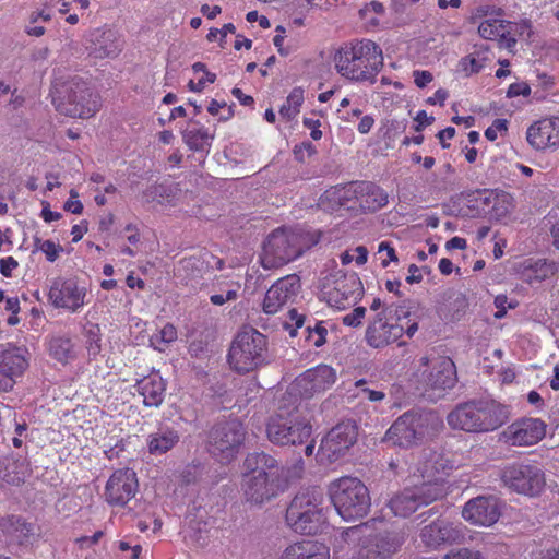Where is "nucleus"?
Segmentation results:
<instances>
[{
  "label": "nucleus",
  "mask_w": 559,
  "mask_h": 559,
  "mask_svg": "<svg viewBox=\"0 0 559 559\" xmlns=\"http://www.w3.org/2000/svg\"><path fill=\"white\" fill-rule=\"evenodd\" d=\"M311 414L308 403L294 393H284L278 407L266 426L269 440L280 445H296L308 442L312 433Z\"/></svg>",
  "instance_id": "f257e3e1"
},
{
  "label": "nucleus",
  "mask_w": 559,
  "mask_h": 559,
  "mask_svg": "<svg viewBox=\"0 0 559 559\" xmlns=\"http://www.w3.org/2000/svg\"><path fill=\"white\" fill-rule=\"evenodd\" d=\"M337 72L345 79L373 83L383 67L381 48L369 39L345 44L334 57Z\"/></svg>",
  "instance_id": "f03ea898"
},
{
  "label": "nucleus",
  "mask_w": 559,
  "mask_h": 559,
  "mask_svg": "<svg viewBox=\"0 0 559 559\" xmlns=\"http://www.w3.org/2000/svg\"><path fill=\"white\" fill-rule=\"evenodd\" d=\"M243 465L241 488L247 501L262 504L278 495L280 466L273 456L264 452L251 453Z\"/></svg>",
  "instance_id": "7ed1b4c3"
},
{
  "label": "nucleus",
  "mask_w": 559,
  "mask_h": 559,
  "mask_svg": "<svg viewBox=\"0 0 559 559\" xmlns=\"http://www.w3.org/2000/svg\"><path fill=\"white\" fill-rule=\"evenodd\" d=\"M318 242L317 234L301 229H276L264 241L260 255L261 265L265 270L278 269L296 260Z\"/></svg>",
  "instance_id": "20e7f679"
},
{
  "label": "nucleus",
  "mask_w": 559,
  "mask_h": 559,
  "mask_svg": "<svg viewBox=\"0 0 559 559\" xmlns=\"http://www.w3.org/2000/svg\"><path fill=\"white\" fill-rule=\"evenodd\" d=\"M508 419V409L495 401H472L459 405L448 415V424L468 432L492 431Z\"/></svg>",
  "instance_id": "39448f33"
},
{
  "label": "nucleus",
  "mask_w": 559,
  "mask_h": 559,
  "mask_svg": "<svg viewBox=\"0 0 559 559\" xmlns=\"http://www.w3.org/2000/svg\"><path fill=\"white\" fill-rule=\"evenodd\" d=\"M56 109L72 118H88L98 110L97 100L88 85L78 75L56 78L51 88Z\"/></svg>",
  "instance_id": "423d86ee"
},
{
  "label": "nucleus",
  "mask_w": 559,
  "mask_h": 559,
  "mask_svg": "<svg viewBox=\"0 0 559 559\" xmlns=\"http://www.w3.org/2000/svg\"><path fill=\"white\" fill-rule=\"evenodd\" d=\"M324 493L320 487L301 489L286 511L287 524L299 534L314 535L324 521Z\"/></svg>",
  "instance_id": "0eeeda50"
},
{
  "label": "nucleus",
  "mask_w": 559,
  "mask_h": 559,
  "mask_svg": "<svg viewBox=\"0 0 559 559\" xmlns=\"http://www.w3.org/2000/svg\"><path fill=\"white\" fill-rule=\"evenodd\" d=\"M331 501L345 521L364 518L370 508V496L365 484L356 477H341L329 486Z\"/></svg>",
  "instance_id": "6e6552de"
},
{
  "label": "nucleus",
  "mask_w": 559,
  "mask_h": 559,
  "mask_svg": "<svg viewBox=\"0 0 559 559\" xmlns=\"http://www.w3.org/2000/svg\"><path fill=\"white\" fill-rule=\"evenodd\" d=\"M266 359L265 335L253 328H246L236 335L228 353V362L234 370L247 373L264 365Z\"/></svg>",
  "instance_id": "1a4fd4ad"
},
{
  "label": "nucleus",
  "mask_w": 559,
  "mask_h": 559,
  "mask_svg": "<svg viewBox=\"0 0 559 559\" xmlns=\"http://www.w3.org/2000/svg\"><path fill=\"white\" fill-rule=\"evenodd\" d=\"M318 288L320 300L340 310L355 305L364 293L362 283L358 275L355 273L346 274L342 270H335L322 276Z\"/></svg>",
  "instance_id": "9d476101"
},
{
  "label": "nucleus",
  "mask_w": 559,
  "mask_h": 559,
  "mask_svg": "<svg viewBox=\"0 0 559 559\" xmlns=\"http://www.w3.org/2000/svg\"><path fill=\"white\" fill-rule=\"evenodd\" d=\"M419 371L426 392L440 396L456 383V368L451 358L440 355L424 356L419 359Z\"/></svg>",
  "instance_id": "9b49d317"
},
{
  "label": "nucleus",
  "mask_w": 559,
  "mask_h": 559,
  "mask_svg": "<svg viewBox=\"0 0 559 559\" xmlns=\"http://www.w3.org/2000/svg\"><path fill=\"white\" fill-rule=\"evenodd\" d=\"M245 440L243 426L237 420L219 423L209 436V451L221 463L233 461Z\"/></svg>",
  "instance_id": "f8f14e48"
},
{
  "label": "nucleus",
  "mask_w": 559,
  "mask_h": 559,
  "mask_svg": "<svg viewBox=\"0 0 559 559\" xmlns=\"http://www.w3.org/2000/svg\"><path fill=\"white\" fill-rule=\"evenodd\" d=\"M431 417L428 413L406 412L386 430L383 441L400 448H409L421 440Z\"/></svg>",
  "instance_id": "ddd939ff"
},
{
  "label": "nucleus",
  "mask_w": 559,
  "mask_h": 559,
  "mask_svg": "<svg viewBox=\"0 0 559 559\" xmlns=\"http://www.w3.org/2000/svg\"><path fill=\"white\" fill-rule=\"evenodd\" d=\"M503 485L513 492L536 497L545 487L543 471L530 464H510L501 472Z\"/></svg>",
  "instance_id": "4468645a"
},
{
  "label": "nucleus",
  "mask_w": 559,
  "mask_h": 559,
  "mask_svg": "<svg viewBox=\"0 0 559 559\" xmlns=\"http://www.w3.org/2000/svg\"><path fill=\"white\" fill-rule=\"evenodd\" d=\"M357 435L355 423L347 420L337 424L321 441L318 450L320 460L333 463L345 456L357 441Z\"/></svg>",
  "instance_id": "2eb2a0df"
},
{
  "label": "nucleus",
  "mask_w": 559,
  "mask_h": 559,
  "mask_svg": "<svg viewBox=\"0 0 559 559\" xmlns=\"http://www.w3.org/2000/svg\"><path fill=\"white\" fill-rule=\"evenodd\" d=\"M409 485L394 495L388 506L396 516L406 518L423 506L440 499V491L436 487L425 489L419 483L408 479Z\"/></svg>",
  "instance_id": "dca6fc26"
},
{
  "label": "nucleus",
  "mask_w": 559,
  "mask_h": 559,
  "mask_svg": "<svg viewBox=\"0 0 559 559\" xmlns=\"http://www.w3.org/2000/svg\"><path fill=\"white\" fill-rule=\"evenodd\" d=\"M335 380L336 373L332 367L319 365L300 374L285 393H294V396L304 401L324 392L334 384Z\"/></svg>",
  "instance_id": "f3484780"
},
{
  "label": "nucleus",
  "mask_w": 559,
  "mask_h": 559,
  "mask_svg": "<svg viewBox=\"0 0 559 559\" xmlns=\"http://www.w3.org/2000/svg\"><path fill=\"white\" fill-rule=\"evenodd\" d=\"M85 296L86 288L73 277H56L50 282L48 300L55 308L75 313L84 306Z\"/></svg>",
  "instance_id": "a211bd4d"
},
{
  "label": "nucleus",
  "mask_w": 559,
  "mask_h": 559,
  "mask_svg": "<svg viewBox=\"0 0 559 559\" xmlns=\"http://www.w3.org/2000/svg\"><path fill=\"white\" fill-rule=\"evenodd\" d=\"M411 473L408 479L419 483L425 489L436 487L440 491V498L444 496L443 477L445 475V466L441 456L436 452L425 454L424 460H419L413 468H408Z\"/></svg>",
  "instance_id": "6ab92c4d"
},
{
  "label": "nucleus",
  "mask_w": 559,
  "mask_h": 559,
  "mask_svg": "<svg viewBox=\"0 0 559 559\" xmlns=\"http://www.w3.org/2000/svg\"><path fill=\"white\" fill-rule=\"evenodd\" d=\"M28 367L27 349L8 344L0 350V391L9 392Z\"/></svg>",
  "instance_id": "aec40b11"
},
{
  "label": "nucleus",
  "mask_w": 559,
  "mask_h": 559,
  "mask_svg": "<svg viewBox=\"0 0 559 559\" xmlns=\"http://www.w3.org/2000/svg\"><path fill=\"white\" fill-rule=\"evenodd\" d=\"M300 278L290 274L280 278L266 292L263 311L267 314L278 312L284 306L293 304L300 292Z\"/></svg>",
  "instance_id": "412c9836"
},
{
  "label": "nucleus",
  "mask_w": 559,
  "mask_h": 559,
  "mask_svg": "<svg viewBox=\"0 0 559 559\" xmlns=\"http://www.w3.org/2000/svg\"><path fill=\"white\" fill-rule=\"evenodd\" d=\"M136 474L131 468L116 471L107 481L106 501L111 506H126L138 491Z\"/></svg>",
  "instance_id": "4be33fe9"
},
{
  "label": "nucleus",
  "mask_w": 559,
  "mask_h": 559,
  "mask_svg": "<svg viewBox=\"0 0 559 559\" xmlns=\"http://www.w3.org/2000/svg\"><path fill=\"white\" fill-rule=\"evenodd\" d=\"M421 542L430 548L441 545L460 543L464 539V526L445 519H438L421 528Z\"/></svg>",
  "instance_id": "5701e85b"
},
{
  "label": "nucleus",
  "mask_w": 559,
  "mask_h": 559,
  "mask_svg": "<svg viewBox=\"0 0 559 559\" xmlns=\"http://www.w3.org/2000/svg\"><path fill=\"white\" fill-rule=\"evenodd\" d=\"M462 516L472 524L491 526L500 518L499 501L493 496L473 498L465 503Z\"/></svg>",
  "instance_id": "b1692460"
},
{
  "label": "nucleus",
  "mask_w": 559,
  "mask_h": 559,
  "mask_svg": "<svg viewBox=\"0 0 559 559\" xmlns=\"http://www.w3.org/2000/svg\"><path fill=\"white\" fill-rule=\"evenodd\" d=\"M404 334L403 324L389 321L378 313L366 330V342L373 348H383L396 342Z\"/></svg>",
  "instance_id": "393cba45"
},
{
  "label": "nucleus",
  "mask_w": 559,
  "mask_h": 559,
  "mask_svg": "<svg viewBox=\"0 0 559 559\" xmlns=\"http://www.w3.org/2000/svg\"><path fill=\"white\" fill-rule=\"evenodd\" d=\"M401 534L389 532L368 537L359 550L360 559H390L402 546Z\"/></svg>",
  "instance_id": "a878e982"
},
{
  "label": "nucleus",
  "mask_w": 559,
  "mask_h": 559,
  "mask_svg": "<svg viewBox=\"0 0 559 559\" xmlns=\"http://www.w3.org/2000/svg\"><path fill=\"white\" fill-rule=\"evenodd\" d=\"M545 428L546 425L538 418H524L511 424L503 436L512 445H533L545 436Z\"/></svg>",
  "instance_id": "bb28decb"
},
{
  "label": "nucleus",
  "mask_w": 559,
  "mask_h": 559,
  "mask_svg": "<svg viewBox=\"0 0 559 559\" xmlns=\"http://www.w3.org/2000/svg\"><path fill=\"white\" fill-rule=\"evenodd\" d=\"M289 322L285 323V329L289 331L290 336H296L298 330L304 328L302 335L309 345L320 347L326 342L328 330L324 322L316 319H308L296 309L288 311Z\"/></svg>",
  "instance_id": "cd10ccee"
},
{
  "label": "nucleus",
  "mask_w": 559,
  "mask_h": 559,
  "mask_svg": "<svg viewBox=\"0 0 559 559\" xmlns=\"http://www.w3.org/2000/svg\"><path fill=\"white\" fill-rule=\"evenodd\" d=\"M527 142L536 150L559 145V118L543 119L526 132Z\"/></svg>",
  "instance_id": "c85d7f7f"
},
{
  "label": "nucleus",
  "mask_w": 559,
  "mask_h": 559,
  "mask_svg": "<svg viewBox=\"0 0 559 559\" xmlns=\"http://www.w3.org/2000/svg\"><path fill=\"white\" fill-rule=\"evenodd\" d=\"M134 388L143 397V404L145 406L158 407L162 405L165 397L166 383L158 373H151L142 378L136 382Z\"/></svg>",
  "instance_id": "c756f323"
},
{
  "label": "nucleus",
  "mask_w": 559,
  "mask_h": 559,
  "mask_svg": "<svg viewBox=\"0 0 559 559\" xmlns=\"http://www.w3.org/2000/svg\"><path fill=\"white\" fill-rule=\"evenodd\" d=\"M349 190L360 195V205L370 211L379 210L388 204V194L372 182H355Z\"/></svg>",
  "instance_id": "7c9ffc66"
},
{
  "label": "nucleus",
  "mask_w": 559,
  "mask_h": 559,
  "mask_svg": "<svg viewBox=\"0 0 559 559\" xmlns=\"http://www.w3.org/2000/svg\"><path fill=\"white\" fill-rule=\"evenodd\" d=\"M90 55L95 58H110L117 56L121 50V45L117 35L111 29L99 31L93 33Z\"/></svg>",
  "instance_id": "2f4dec72"
},
{
  "label": "nucleus",
  "mask_w": 559,
  "mask_h": 559,
  "mask_svg": "<svg viewBox=\"0 0 559 559\" xmlns=\"http://www.w3.org/2000/svg\"><path fill=\"white\" fill-rule=\"evenodd\" d=\"M179 432L170 427L159 428L147 437V449L153 455H162L171 450L178 442Z\"/></svg>",
  "instance_id": "473e14b6"
},
{
  "label": "nucleus",
  "mask_w": 559,
  "mask_h": 559,
  "mask_svg": "<svg viewBox=\"0 0 559 559\" xmlns=\"http://www.w3.org/2000/svg\"><path fill=\"white\" fill-rule=\"evenodd\" d=\"M182 139L186 145L192 151H203L210 145L213 135L198 121H189L182 130Z\"/></svg>",
  "instance_id": "72a5a7b5"
},
{
  "label": "nucleus",
  "mask_w": 559,
  "mask_h": 559,
  "mask_svg": "<svg viewBox=\"0 0 559 559\" xmlns=\"http://www.w3.org/2000/svg\"><path fill=\"white\" fill-rule=\"evenodd\" d=\"M3 532L19 545L29 543L34 535V526L21 516H10L2 525Z\"/></svg>",
  "instance_id": "f704fd0d"
},
{
  "label": "nucleus",
  "mask_w": 559,
  "mask_h": 559,
  "mask_svg": "<svg viewBox=\"0 0 559 559\" xmlns=\"http://www.w3.org/2000/svg\"><path fill=\"white\" fill-rule=\"evenodd\" d=\"M558 271L557 264L545 259L527 261L523 271L525 281L530 284L539 283L551 277Z\"/></svg>",
  "instance_id": "c9c22d12"
},
{
  "label": "nucleus",
  "mask_w": 559,
  "mask_h": 559,
  "mask_svg": "<svg viewBox=\"0 0 559 559\" xmlns=\"http://www.w3.org/2000/svg\"><path fill=\"white\" fill-rule=\"evenodd\" d=\"M49 354L62 364H68L76 356L72 340L63 335L51 337L49 341Z\"/></svg>",
  "instance_id": "e433bc0d"
},
{
  "label": "nucleus",
  "mask_w": 559,
  "mask_h": 559,
  "mask_svg": "<svg viewBox=\"0 0 559 559\" xmlns=\"http://www.w3.org/2000/svg\"><path fill=\"white\" fill-rule=\"evenodd\" d=\"M488 60V50L479 49L465 57L459 62L460 71L464 72L466 76L479 73L486 66Z\"/></svg>",
  "instance_id": "4c0bfd02"
},
{
  "label": "nucleus",
  "mask_w": 559,
  "mask_h": 559,
  "mask_svg": "<svg viewBox=\"0 0 559 559\" xmlns=\"http://www.w3.org/2000/svg\"><path fill=\"white\" fill-rule=\"evenodd\" d=\"M305 99V91L301 87L292 90L286 102L280 108V115L286 120L294 119L300 111V106Z\"/></svg>",
  "instance_id": "58836bf2"
},
{
  "label": "nucleus",
  "mask_w": 559,
  "mask_h": 559,
  "mask_svg": "<svg viewBox=\"0 0 559 559\" xmlns=\"http://www.w3.org/2000/svg\"><path fill=\"white\" fill-rule=\"evenodd\" d=\"M8 473L4 475L9 484L19 485L31 474L29 463L26 459L20 456L13 459L7 466Z\"/></svg>",
  "instance_id": "ea45409f"
},
{
  "label": "nucleus",
  "mask_w": 559,
  "mask_h": 559,
  "mask_svg": "<svg viewBox=\"0 0 559 559\" xmlns=\"http://www.w3.org/2000/svg\"><path fill=\"white\" fill-rule=\"evenodd\" d=\"M509 23L502 20L489 19L480 23L478 33L484 39L493 40L504 37L508 31Z\"/></svg>",
  "instance_id": "a19ab883"
},
{
  "label": "nucleus",
  "mask_w": 559,
  "mask_h": 559,
  "mask_svg": "<svg viewBox=\"0 0 559 559\" xmlns=\"http://www.w3.org/2000/svg\"><path fill=\"white\" fill-rule=\"evenodd\" d=\"M185 538L195 546H205L210 540V531L206 527V523L199 521L190 522L189 527L186 531Z\"/></svg>",
  "instance_id": "79ce46f5"
},
{
  "label": "nucleus",
  "mask_w": 559,
  "mask_h": 559,
  "mask_svg": "<svg viewBox=\"0 0 559 559\" xmlns=\"http://www.w3.org/2000/svg\"><path fill=\"white\" fill-rule=\"evenodd\" d=\"M177 338V330L173 324H166L160 331L150 337L151 345L164 352L165 347Z\"/></svg>",
  "instance_id": "37998d69"
},
{
  "label": "nucleus",
  "mask_w": 559,
  "mask_h": 559,
  "mask_svg": "<svg viewBox=\"0 0 559 559\" xmlns=\"http://www.w3.org/2000/svg\"><path fill=\"white\" fill-rule=\"evenodd\" d=\"M34 245L35 249L43 252L49 262H55L63 251V248L60 245H57L51 240H40L39 238H36Z\"/></svg>",
  "instance_id": "c03bdc74"
},
{
  "label": "nucleus",
  "mask_w": 559,
  "mask_h": 559,
  "mask_svg": "<svg viewBox=\"0 0 559 559\" xmlns=\"http://www.w3.org/2000/svg\"><path fill=\"white\" fill-rule=\"evenodd\" d=\"M240 288L239 284H235V288L229 287L223 293L212 294L210 296V301L215 306H223L227 301H234L238 298V290Z\"/></svg>",
  "instance_id": "a18cd8bd"
},
{
  "label": "nucleus",
  "mask_w": 559,
  "mask_h": 559,
  "mask_svg": "<svg viewBox=\"0 0 559 559\" xmlns=\"http://www.w3.org/2000/svg\"><path fill=\"white\" fill-rule=\"evenodd\" d=\"M305 464L301 457L296 459L290 465L281 469L280 476H284L287 480L298 479L301 477Z\"/></svg>",
  "instance_id": "49530a36"
},
{
  "label": "nucleus",
  "mask_w": 559,
  "mask_h": 559,
  "mask_svg": "<svg viewBox=\"0 0 559 559\" xmlns=\"http://www.w3.org/2000/svg\"><path fill=\"white\" fill-rule=\"evenodd\" d=\"M306 542L288 546L282 554L281 559H306Z\"/></svg>",
  "instance_id": "de8ad7c7"
},
{
  "label": "nucleus",
  "mask_w": 559,
  "mask_h": 559,
  "mask_svg": "<svg viewBox=\"0 0 559 559\" xmlns=\"http://www.w3.org/2000/svg\"><path fill=\"white\" fill-rule=\"evenodd\" d=\"M366 314L365 307H356L352 312L345 314L342 319L343 323L347 326L357 328L361 324Z\"/></svg>",
  "instance_id": "09e8293b"
},
{
  "label": "nucleus",
  "mask_w": 559,
  "mask_h": 559,
  "mask_svg": "<svg viewBox=\"0 0 559 559\" xmlns=\"http://www.w3.org/2000/svg\"><path fill=\"white\" fill-rule=\"evenodd\" d=\"M305 552L306 559H329L328 551L312 542H306Z\"/></svg>",
  "instance_id": "8fccbe9b"
},
{
  "label": "nucleus",
  "mask_w": 559,
  "mask_h": 559,
  "mask_svg": "<svg viewBox=\"0 0 559 559\" xmlns=\"http://www.w3.org/2000/svg\"><path fill=\"white\" fill-rule=\"evenodd\" d=\"M366 380L361 379L356 382L357 388H361L364 396L371 402H380L385 397L384 392L366 388Z\"/></svg>",
  "instance_id": "3c124183"
},
{
  "label": "nucleus",
  "mask_w": 559,
  "mask_h": 559,
  "mask_svg": "<svg viewBox=\"0 0 559 559\" xmlns=\"http://www.w3.org/2000/svg\"><path fill=\"white\" fill-rule=\"evenodd\" d=\"M442 559H483V557L479 551L461 548L456 551H450Z\"/></svg>",
  "instance_id": "603ef678"
},
{
  "label": "nucleus",
  "mask_w": 559,
  "mask_h": 559,
  "mask_svg": "<svg viewBox=\"0 0 559 559\" xmlns=\"http://www.w3.org/2000/svg\"><path fill=\"white\" fill-rule=\"evenodd\" d=\"M508 122L506 119H496L490 127H488L485 131V136L489 141H495L498 136V132L507 131Z\"/></svg>",
  "instance_id": "864d4df0"
},
{
  "label": "nucleus",
  "mask_w": 559,
  "mask_h": 559,
  "mask_svg": "<svg viewBox=\"0 0 559 559\" xmlns=\"http://www.w3.org/2000/svg\"><path fill=\"white\" fill-rule=\"evenodd\" d=\"M316 153V146L311 142H302L300 145H296L294 148V154L300 162H304L306 156L310 157Z\"/></svg>",
  "instance_id": "5fc2aeb1"
},
{
  "label": "nucleus",
  "mask_w": 559,
  "mask_h": 559,
  "mask_svg": "<svg viewBox=\"0 0 559 559\" xmlns=\"http://www.w3.org/2000/svg\"><path fill=\"white\" fill-rule=\"evenodd\" d=\"M531 94V87L527 83L521 82V83H513L509 86L507 91V97L513 98L516 96H530Z\"/></svg>",
  "instance_id": "6e6d98bb"
},
{
  "label": "nucleus",
  "mask_w": 559,
  "mask_h": 559,
  "mask_svg": "<svg viewBox=\"0 0 559 559\" xmlns=\"http://www.w3.org/2000/svg\"><path fill=\"white\" fill-rule=\"evenodd\" d=\"M79 193L75 190L70 191V199L64 203V210L73 214H81L83 204L78 200Z\"/></svg>",
  "instance_id": "4d7b16f0"
},
{
  "label": "nucleus",
  "mask_w": 559,
  "mask_h": 559,
  "mask_svg": "<svg viewBox=\"0 0 559 559\" xmlns=\"http://www.w3.org/2000/svg\"><path fill=\"white\" fill-rule=\"evenodd\" d=\"M414 83L417 87L424 88L433 80V75L431 72L426 70H415L413 72Z\"/></svg>",
  "instance_id": "13d9d810"
},
{
  "label": "nucleus",
  "mask_w": 559,
  "mask_h": 559,
  "mask_svg": "<svg viewBox=\"0 0 559 559\" xmlns=\"http://www.w3.org/2000/svg\"><path fill=\"white\" fill-rule=\"evenodd\" d=\"M216 80V74L212 72H205L204 76L201 78L197 83L192 80L189 82L188 86L192 92H201L204 88L206 82L214 83Z\"/></svg>",
  "instance_id": "bf43d9fd"
},
{
  "label": "nucleus",
  "mask_w": 559,
  "mask_h": 559,
  "mask_svg": "<svg viewBox=\"0 0 559 559\" xmlns=\"http://www.w3.org/2000/svg\"><path fill=\"white\" fill-rule=\"evenodd\" d=\"M19 266L17 261L13 257L0 260V273L5 277H11L12 271Z\"/></svg>",
  "instance_id": "052dcab7"
},
{
  "label": "nucleus",
  "mask_w": 559,
  "mask_h": 559,
  "mask_svg": "<svg viewBox=\"0 0 559 559\" xmlns=\"http://www.w3.org/2000/svg\"><path fill=\"white\" fill-rule=\"evenodd\" d=\"M302 123L306 128L311 130L310 136L314 141H318L322 138V131L319 129V127L321 126L319 120H314L311 118H304Z\"/></svg>",
  "instance_id": "680f3d73"
},
{
  "label": "nucleus",
  "mask_w": 559,
  "mask_h": 559,
  "mask_svg": "<svg viewBox=\"0 0 559 559\" xmlns=\"http://www.w3.org/2000/svg\"><path fill=\"white\" fill-rule=\"evenodd\" d=\"M383 251L386 252L388 258H389L388 260H383L381 262L383 267H386L389 265L390 261H397V257L395 254L394 248L386 241H382L378 246V252L381 253Z\"/></svg>",
  "instance_id": "e2e57ef3"
},
{
  "label": "nucleus",
  "mask_w": 559,
  "mask_h": 559,
  "mask_svg": "<svg viewBox=\"0 0 559 559\" xmlns=\"http://www.w3.org/2000/svg\"><path fill=\"white\" fill-rule=\"evenodd\" d=\"M415 120L417 122L415 131L419 132L423 128L430 126L435 121V118L432 116H428L425 110H420L417 112Z\"/></svg>",
  "instance_id": "0e129e2a"
},
{
  "label": "nucleus",
  "mask_w": 559,
  "mask_h": 559,
  "mask_svg": "<svg viewBox=\"0 0 559 559\" xmlns=\"http://www.w3.org/2000/svg\"><path fill=\"white\" fill-rule=\"evenodd\" d=\"M277 34L273 38V44L282 56H287L289 50L283 47L285 28L283 26L276 27Z\"/></svg>",
  "instance_id": "69168bd1"
},
{
  "label": "nucleus",
  "mask_w": 559,
  "mask_h": 559,
  "mask_svg": "<svg viewBox=\"0 0 559 559\" xmlns=\"http://www.w3.org/2000/svg\"><path fill=\"white\" fill-rule=\"evenodd\" d=\"M365 530L366 526H353L344 532V539L347 542H355L356 539H360Z\"/></svg>",
  "instance_id": "338daca9"
},
{
  "label": "nucleus",
  "mask_w": 559,
  "mask_h": 559,
  "mask_svg": "<svg viewBox=\"0 0 559 559\" xmlns=\"http://www.w3.org/2000/svg\"><path fill=\"white\" fill-rule=\"evenodd\" d=\"M164 187L163 186H152L150 188H147L144 192H143V199L146 201V202H153L156 200V198L158 195H162V192L164 191Z\"/></svg>",
  "instance_id": "774afa93"
}]
</instances>
